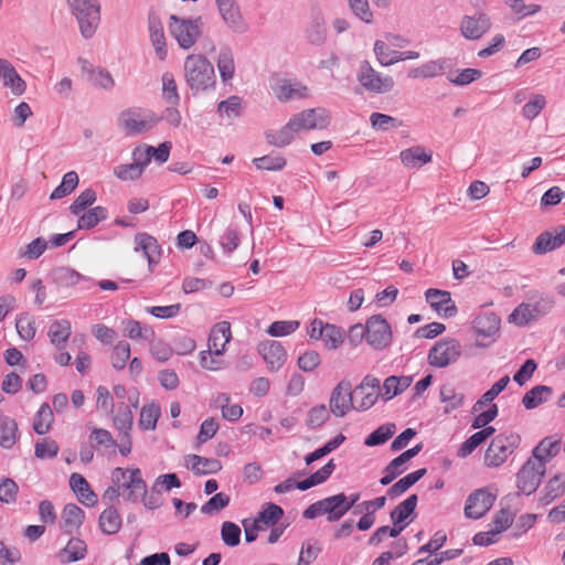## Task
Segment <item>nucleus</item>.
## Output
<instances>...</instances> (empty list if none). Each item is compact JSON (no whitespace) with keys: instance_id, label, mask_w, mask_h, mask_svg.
<instances>
[{"instance_id":"1","label":"nucleus","mask_w":565,"mask_h":565,"mask_svg":"<svg viewBox=\"0 0 565 565\" xmlns=\"http://www.w3.org/2000/svg\"><path fill=\"white\" fill-rule=\"evenodd\" d=\"M183 76L193 96L213 89L216 84L214 66L202 54H190L185 57Z\"/></svg>"},{"instance_id":"2","label":"nucleus","mask_w":565,"mask_h":565,"mask_svg":"<svg viewBox=\"0 0 565 565\" xmlns=\"http://www.w3.org/2000/svg\"><path fill=\"white\" fill-rule=\"evenodd\" d=\"M168 29L173 39L183 50L191 49L202 34V18L195 19L180 18L171 14L169 18Z\"/></svg>"},{"instance_id":"3","label":"nucleus","mask_w":565,"mask_h":565,"mask_svg":"<svg viewBox=\"0 0 565 565\" xmlns=\"http://www.w3.org/2000/svg\"><path fill=\"white\" fill-rule=\"evenodd\" d=\"M67 4L78 21L82 35L86 39L92 38L100 20L97 0H67Z\"/></svg>"},{"instance_id":"4","label":"nucleus","mask_w":565,"mask_h":565,"mask_svg":"<svg viewBox=\"0 0 565 565\" xmlns=\"http://www.w3.org/2000/svg\"><path fill=\"white\" fill-rule=\"evenodd\" d=\"M160 121L149 110L129 108L120 113L118 125L127 136H137L151 130Z\"/></svg>"},{"instance_id":"5","label":"nucleus","mask_w":565,"mask_h":565,"mask_svg":"<svg viewBox=\"0 0 565 565\" xmlns=\"http://www.w3.org/2000/svg\"><path fill=\"white\" fill-rule=\"evenodd\" d=\"M520 443L521 437L515 433L497 435L486 451L484 465L491 468L501 466L514 452Z\"/></svg>"},{"instance_id":"6","label":"nucleus","mask_w":565,"mask_h":565,"mask_svg":"<svg viewBox=\"0 0 565 565\" xmlns=\"http://www.w3.org/2000/svg\"><path fill=\"white\" fill-rule=\"evenodd\" d=\"M344 493H338L310 504L302 513L305 519L312 520L327 515L330 523L339 521L344 514Z\"/></svg>"},{"instance_id":"7","label":"nucleus","mask_w":565,"mask_h":565,"mask_svg":"<svg viewBox=\"0 0 565 565\" xmlns=\"http://www.w3.org/2000/svg\"><path fill=\"white\" fill-rule=\"evenodd\" d=\"M461 355V344L457 339L445 338L437 341L428 353V363L435 367H446Z\"/></svg>"},{"instance_id":"8","label":"nucleus","mask_w":565,"mask_h":565,"mask_svg":"<svg viewBox=\"0 0 565 565\" xmlns=\"http://www.w3.org/2000/svg\"><path fill=\"white\" fill-rule=\"evenodd\" d=\"M289 121L298 134L301 130L326 129L330 125L331 116L326 108L317 107L295 114Z\"/></svg>"},{"instance_id":"9","label":"nucleus","mask_w":565,"mask_h":565,"mask_svg":"<svg viewBox=\"0 0 565 565\" xmlns=\"http://www.w3.org/2000/svg\"><path fill=\"white\" fill-rule=\"evenodd\" d=\"M358 81L367 92L376 94L388 93L395 85L393 77L382 76L367 61L361 62Z\"/></svg>"},{"instance_id":"10","label":"nucleus","mask_w":565,"mask_h":565,"mask_svg":"<svg viewBox=\"0 0 565 565\" xmlns=\"http://www.w3.org/2000/svg\"><path fill=\"white\" fill-rule=\"evenodd\" d=\"M393 339L390 323L381 315H374L366 320V342L375 350L387 348Z\"/></svg>"},{"instance_id":"11","label":"nucleus","mask_w":565,"mask_h":565,"mask_svg":"<svg viewBox=\"0 0 565 565\" xmlns=\"http://www.w3.org/2000/svg\"><path fill=\"white\" fill-rule=\"evenodd\" d=\"M542 462L529 458L518 473V488L526 495L532 494L539 488L545 475Z\"/></svg>"},{"instance_id":"12","label":"nucleus","mask_w":565,"mask_h":565,"mask_svg":"<svg viewBox=\"0 0 565 565\" xmlns=\"http://www.w3.org/2000/svg\"><path fill=\"white\" fill-rule=\"evenodd\" d=\"M380 381L366 376L360 385L352 391L353 408L366 411L372 407L379 397Z\"/></svg>"},{"instance_id":"13","label":"nucleus","mask_w":565,"mask_h":565,"mask_svg":"<svg viewBox=\"0 0 565 565\" xmlns=\"http://www.w3.org/2000/svg\"><path fill=\"white\" fill-rule=\"evenodd\" d=\"M491 19L483 12L463 15L459 23L460 34L467 40L481 39L491 28Z\"/></svg>"},{"instance_id":"14","label":"nucleus","mask_w":565,"mask_h":565,"mask_svg":"<svg viewBox=\"0 0 565 565\" xmlns=\"http://www.w3.org/2000/svg\"><path fill=\"white\" fill-rule=\"evenodd\" d=\"M495 495L487 489L475 490L467 499L465 515L468 519H481L493 505Z\"/></svg>"},{"instance_id":"15","label":"nucleus","mask_w":565,"mask_h":565,"mask_svg":"<svg viewBox=\"0 0 565 565\" xmlns=\"http://www.w3.org/2000/svg\"><path fill=\"white\" fill-rule=\"evenodd\" d=\"M329 405L335 417H343L353 408L352 385L349 381H341L332 390Z\"/></svg>"},{"instance_id":"16","label":"nucleus","mask_w":565,"mask_h":565,"mask_svg":"<svg viewBox=\"0 0 565 565\" xmlns=\"http://www.w3.org/2000/svg\"><path fill=\"white\" fill-rule=\"evenodd\" d=\"M426 301L441 317L451 318L457 313V307L449 291L430 288L425 292Z\"/></svg>"},{"instance_id":"17","label":"nucleus","mask_w":565,"mask_h":565,"mask_svg":"<svg viewBox=\"0 0 565 565\" xmlns=\"http://www.w3.org/2000/svg\"><path fill=\"white\" fill-rule=\"evenodd\" d=\"M271 88L276 98L284 103L308 96V87L306 85L294 83L287 78L277 79Z\"/></svg>"},{"instance_id":"18","label":"nucleus","mask_w":565,"mask_h":565,"mask_svg":"<svg viewBox=\"0 0 565 565\" xmlns=\"http://www.w3.org/2000/svg\"><path fill=\"white\" fill-rule=\"evenodd\" d=\"M0 78L4 87L14 96H21L26 89L25 81L18 74L14 66L4 58H0Z\"/></svg>"},{"instance_id":"19","label":"nucleus","mask_w":565,"mask_h":565,"mask_svg":"<svg viewBox=\"0 0 565 565\" xmlns=\"http://www.w3.org/2000/svg\"><path fill=\"white\" fill-rule=\"evenodd\" d=\"M562 437L557 434L543 438L533 449L532 459L543 463L546 468V463L553 459L561 450Z\"/></svg>"},{"instance_id":"20","label":"nucleus","mask_w":565,"mask_h":565,"mask_svg":"<svg viewBox=\"0 0 565 565\" xmlns=\"http://www.w3.org/2000/svg\"><path fill=\"white\" fill-rule=\"evenodd\" d=\"M148 30L156 55L160 61L166 60L168 51L163 24L156 13H150L148 17Z\"/></svg>"},{"instance_id":"21","label":"nucleus","mask_w":565,"mask_h":565,"mask_svg":"<svg viewBox=\"0 0 565 565\" xmlns=\"http://www.w3.org/2000/svg\"><path fill=\"white\" fill-rule=\"evenodd\" d=\"M564 243L565 227L561 225L555 230V234L547 231L540 234L533 244L532 250L534 254L542 255L561 247Z\"/></svg>"},{"instance_id":"22","label":"nucleus","mask_w":565,"mask_h":565,"mask_svg":"<svg viewBox=\"0 0 565 565\" xmlns=\"http://www.w3.org/2000/svg\"><path fill=\"white\" fill-rule=\"evenodd\" d=\"M259 352L263 355L268 367L277 372L286 362L287 353L278 341H267L259 345Z\"/></svg>"},{"instance_id":"23","label":"nucleus","mask_w":565,"mask_h":565,"mask_svg":"<svg viewBox=\"0 0 565 565\" xmlns=\"http://www.w3.org/2000/svg\"><path fill=\"white\" fill-rule=\"evenodd\" d=\"M135 250L142 252L143 256L148 260L149 270L152 271L153 265L159 263L161 256L160 246L158 245L157 239L147 233H139L135 236Z\"/></svg>"},{"instance_id":"24","label":"nucleus","mask_w":565,"mask_h":565,"mask_svg":"<svg viewBox=\"0 0 565 565\" xmlns=\"http://www.w3.org/2000/svg\"><path fill=\"white\" fill-rule=\"evenodd\" d=\"M129 473L128 480H122L120 482V490L127 491L125 494V499L130 502H137L141 495H146L147 493V484L141 477L140 469H127Z\"/></svg>"},{"instance_id":"25","label":"nucleus","mask_w":565,"mask_h":565,"mask_svg":"<svg viewBox=\"0 0 565 565\" xmlns=\"http://www.w3.org/2000/svg\"><path fill=\"white\" fill-rule=\"evenodd\" d=\"M231 338V323L228 321H221L211 330L209 337V349L213 351L214 355H222Z\"/></svg>"},{"instance_id":"26","label":"nucleus","mask_w":565,"mask_h":565,"mask_svg":"<svg viewBox=\"0 0 565 565\" xmlns=\"http://www.w3.org/2000/svg\"><path fill=\"white\" fill-rule=\"evenodd\" d=\"M218 12L227 25L235 33H245L248 29L245 22L237 1L231 2V4L218 8Z\"/></svg>"},{"instance_id":"27","label":"nucleus","mask_w":565,"mask_h":565,"mask_svg":"<svg viewBox=\"0 0 565 565\" xmlns=\"http://www.w3.org/2000/svg\"><path fill=\"white\" fill-rule=\"evenodd\" d=\"M70 486L83 504L93 507L97 502V495L90 489L89 483L82 475L77 472L72 473L70 478Z\"/></svg>"},{"instance_id":"28","label":"nucleus","mask_w":565,"mask_h":565,"mask_svg":"<svg viewBox=\"0 0 565 565\" xmlns=\"http://www.w3.org/2000/svg\"><path fill=\"white\" fill-rule=\"evenodd\" d=\"M84 511L74 503H68L62 512L61 527L67 534H73L83 524Z\"/></svg>"},{"instance_id":"29","label":"nucleus","mask_w":565,"mask_h":565,"mask_svg":"<svg viewBox=\"0 0 565 565\" xmlns=\"http://www.w3.org/2000/svg\"><path fill=\"white\" fill-rule=\"evenodd\" d=\"M307 41L316 46H321L327 40V28L326 20L320 12L312 15L307 29H306Z\"/></svg>"},{"instance_id":"30","label":"nucleus","mask_w":565,"mask_h":565,"mask_svg":"<svg viewBox=\"0 0 565 565\" xmlns=\"http://www.w3.org/2000/svg\"><path fill=\"white\" fill-rule=\"evenodd\" d=\"M186 461L190 463L191 469L195 475H212L222 469L221 461L214 458L189 455L186 457Z\"/></svg>"},{"instance_id":"31","label":"nucleus","mask_w":565,"mask_h":565,"mask_svg":"<svg viewBox=\"0 0 565 565\" xmlns=\"http://www.w3.org/2000/svg\"><path fill=\"white\" fill-rule=\"evenodd\" d=\"M473 329L479 335L492 337L500 329V318L493 312L481 313L473 320Z\"/></svg>"},{"instance_id":"32","label":"nucleus","mask_w":565,"mask_h":565,"mask_svg":"<svg viewBox=\"0 0 565 565\" xmlns=\"http://www.w3.org/2000/svg\"><path fill=\"white\" fill-rule=\"evenodd\" d=\"M445 61L435 60L428 61L417 67H413L407 72V76L412 79L417 78H433L444 74Z\"/></svg>"},{"instance_id":"33","label":"nucleus","mask_w":565,"mask_h":565,"mask_svg":"<svg viewBox=\"0 0 565 565\" xmlns=\"http://www.w3.org/2000/svg\"><path fill=\"white\" fill-rule=\"evenodd\" d=\"M47 335L51 343L57 349H64L71 335V322L68 320H55L49 328Z\"/></svg>"},{"instance_id":"34","label":"nucleus","mask_w":565,"mask_h":565,"mask_svg":"<svg viewBox=\"0 0 565 565\" xmlns=\"http://www.w3.org/2000/svg\"><path fill=\"white\" fill-rule=\"evenodd\" d=\"M402 163L407 168H418L431 161V153H427L424 148L416 146L401 151Z\"/></svg>"},{"instance_id":"35","label":"nucleus","mask_w":565,"mask_h":565,"mask_svg":"<svg viewBox=\"0 0 565 565\" xmlns=\"http://www.w3.org/2000/svg\"><path fill=\"white\" fill-rule=\"evenodd\" d=\"M553 395V388L547 385H536L531 388L522 398V404L526 409H533L547 402Z\"/></svg>"},{"instance_id":"36","label":"nucleus","mask_w":565,"mask_h":565,"mask_svg":"<svg viewBox=\"0 0 565 565\" xmlns=\"http://www.w3.org/2000/svg\"><path fill=\"white\" fill-rule=\"evenodd\" d=\"M296 134L297 131L295 130L294 126H291V122L288 121L278 130H267L265 132V137L269 145L281 148L290 145L295 139Z\"/></svg>"},{"instance_id":"37","label":"nucleus","mask_w":565,"mask_h":565,"mask_svg":"<svg viewBox=\"0 0 565 565\" xmlns=\"http://www.w3.org/2000/svg\"><path fill=\"white\" fill-rule=\"evenodd\" d=\"M87 552L86 543L78 539L72 537L66 546L60 553L62 563H72L83 559Z\"/></svg>"},{"instance_id":"38","label":"nucleus","mask_w":565,"mask_h":565,"mask_svg":"<svg viewBox=\"0 0 565 565\" xmlns=\"http://www.w3.org/2000/svg\"><path fill=\"white\" fill-rule=\"evenodd\" d=\"M18 439V424L10 417L0 418V446L10 449Z\"/></svg>"},{"instance_id":"39","label":"nucleus","mask_w":565,"mask_h":565,"mask_svg":"<svg viewBox=\"0 0 565 565\" xmlns=\"http://www.w3.org/2000/svg\"><path fill=\"white\" fill-rule=\"evenodd\" d=\"M216 64L223 83L231 81L235 73V64L233 53L230 47L221 49Z\"/></svg>"},{"instance_id":"40","label":"nucleus","mask_w":565,"mask_h":565,"mask_svg":"<svg viewBox=\"0 0 565 565\" xmlns=\"http://www.w3.org/2000/svg\"><path fill=\"white\" fill-rule=\"evenodd\" d=\"M99 527L105 534H116L121 527V518L115 508L104 510L99 515Z\"/></svg>"},{"instance_id":"41","label":"nucleus","mask_w":565,"mask_h":565,"mask_svg":"<svg viewBox=\"0 0 565 565\" xmlns=\"http://www.w3.org/2000/svg\"><path fill=\"white\" fill-rule=\"evenodd\" d=\"M427 470L425 468L418 469L414 472L408 473L407 476L399 479L395 482L388 490L387 494L391 498H395L406 492L413 484H415L418 480H420Z\"/></svg>"},{"instance_id":"42","label":"nucleus","mask_w":565,"mask_h":565,"mask_svg":"<svg viewBox=\"0 0 565 565\" xmlns=\"http://www.w3.org/2000/svg\"><path fill=\"white\" fill-rule=\"evenodd\" d=\"M113 423L118 430V435L126 436L127 434H130L134 423V415L130 407L125 403H121V405L118 406L117 414L113 418Z\"/></svg>"},{"instance_id":"43","label":"nucleus","mask_w":565,"mask_h":565,"mask_svg":"<svg viewBox=\"0 0 565 565\" xmlns=\"http://www.w3.org/2000/svg\"><path fill=\"white\" fill-rule=\"evenodd\" d=\"M417 501V495L412 494L406 500L396 505L390 514L392 523H406V519L415 512Z\"/></svg>"},{"instance_id":"44","label":"nucleus","mask_w":565,"mask_h":565,"mask_svg":"<svg viewBox=\"0 0 565 565\" xmlns=\"http://www.w3.org/2000/svg\"><path fill=\"white\" fill-rule=\"evenodd\" d=\"M565 492V473H558L548 480L544 488V494L542 501L545 504L551 503L555 499L563 495Z\"/></svg>"},{"instance_id":"45","label":"nucleus","mask_w":565,"mask_h":565,"mask_svg":"<svg viewBox=\"0 0 565 565\" xmlns=\"http://www.w3.org/2000/svg\"><path fill=\"white\" fill-rule=\"evenodd\" d=\"M53 423V413L51 411V407L47 403H43L33 422V429L39 435L46 434L52 426Z\"/></svg>"},{"instance_id":"46","label":"nucleus","mask_w":565,"mask_h":565,"mask_svg":"<svg viewBox=\"0 0 565 565\" xmlns=\"http://www.w3.org/2000/svg\"><path fill=\"white\" fill-rule=\"evenodd\" d=\"M217 113L221 117L228 119L238 118L242 115V98L236 95H232L225 100H222L217 105Z\"/></svg>"},{"instance_id":"47","label":"nucleus","mask_w":565,"mask_h":565,"mask_svg":"<svg viewBox=\"0 0 565 565\" xmlns=\"http://www.w3.org/2000/svg\"><path fill=\"white\" fill-rule=\"evenodd\" d=\"M78 185V175L75 171L64 174L62 182L56 186L50 195L51 200H58L71 194Z\"/></svg>"},{"instance_id":"48","label":"nucleus","mask_w":565,"mask_h":565,"mask_svg":"<svg viewBox=\"0 0 565 565\" xmlns=\"http://www.w3.org/2000/svg\"><path fill=\"white\" fill-rule=\"evenodd\" d=\"M162 97L169 105L178 106L180 103L178 85L172 73L166 72L162 75Z\"/></svg>"},{"instance_id":"49","label":"nucleus","mask_w":565,"mask_h":565,"mask_svg":"<svg viewBox=\"0 0 565 565\" xmlns=\"http://www.w3.org/2000/svg\"><path fill=\"white\" fill-rule=\"evenodd\" d=\"M106 218L107 210L103 206H95L79 216L77 227L92 228Z\"/></svg>"},{"instance_id":"50","label":"nucleus","mask_w":565,"mask_h":565,"mask_svg":"<svg viewBox=\"0 0 565 565\" xmlns=\"http://www.w3.org/2000/svg\"><path fill=\"white\" fill-rule=\"evenodd\" d=\"M160 416L159 405L151 403L145 405L140 412L139 425L145 430H153Z\"/></svg>"},{"instance_id":"51","label":"nucleus","mask_w":565,"mask_h":565,"mask_svg":"<svg viewBox=\"0 0 565 565\" xmlns=\"http://www.w3.org/2000/svg\"><path fill=\"white\" fill-rule=\"evenodd\" d=\"M89 443L93 448L99 450L100 448L116 447L117 443L107 429L93 427L89 435Z\"/></svg>"},{"instance_id":"52","label":"nucleus","mask_w":565,"mask_h":565,"mask_svg":"<svg viewBox=\"0 0 565 565\" xmlns=\"http://www.w3.org/2000/svg\"><path fill=\"white\" fill-rule=\"evenodd\" d=\"M374 53L379 63L383 66H390L398 62L399 51L391 50L386 42L377 40L374 43Z\"/></svg>"},{"instance_id":"53","label":"nucleus","mask_w":565,"mask_h":565,"mask_svg":"<svg viewBox=\"0 0 565 565\" xmlns=\"http://www.w3.org/2000/svg\"><path fill=\"white\" fill-rule=\"evenodd\" d=\"M284 515V510L275 504L267 503L265 508L258 513L255 521H257L260 525L264 524L266 526L275 525Z\"/></svg>"},{"instance_id":"54","label":"nucleus","mask_w":565,"mask_h":565,"mask_svg":"<svg viewBox=\"0 0 565 565\" xmlns=\"http://www.w3.org/2000/svg\"><path fill=\"white\" fill-rule=\"evenodd\" d=\"M412 383V379L408 376H388L383 384L384 395L386 398H392L397 394L406 390Z\"/></svg>"},{"instance_id":"55","label":"nucleus","mask_w":565,"mask_h":565,"mask_svg":"<svg viewBox=\"0 0 565 565\" xmlns=\"http://www.w3.org/2000/svg\"><path fill=\"white\" fill-rule=\"evenodd\" d=\"M47 245L49 243L43 237H38L24 247H21L18 255L29 260L38 259L46 250Z\"/></svg>"},{"instance_id":"56","label":"nucleus","mask_w":565,"mask_h":565,"mask_svg":"<svg viewBox=\"0 0 565 565\" xmlns=\"http://www.w3.org/2000/svg\"><path fill=\"white\" fill-rule=\"evenodd\" d=\"M321 339L324 341L327 349L335 350L344 340V331L334 324L326 323Z\"/></svg>"},{"instance_id":"57","label":"nucleus","mask_w":565,"mask_h":565,"mask_svg":"<svg viewBox=\"0 0 565 565\" xmlns=\"http://www.w3.org/2000/svg\"><path fill=\"white\" fill-rule=\"evenodd\" d=\"M53 279L61 287H72L78 284L81 275L72 268L58 267L53 271Z\"/></svg>"},{"instance_id":"58","label":"nucleus","mask_w":565,"mask_h":565,"mask_svg":"<svg viewBox=\"0 0 565 565\" xmlns=\"http://www.w3.org/2000/svg\"><path fill=\"white\" fill-rule=\"evenodd\" d=\"M253 163L255 167L259 170H267V171H280L285 168L287 161L285 157L277 154V156H263L259 158H255L253 160Z\"/></svg>"},{"instance_id":"59","label":"nucleus","mask_w":565,"mask_h":565,"mask_svg":"<svg viewBox=\"0 0 565 565\" xmlns=\"http://www.w3.org/2000/svg\"><path fill=\"white\" fill-rule=\"evenodd\" d=\"M394 424L382 425L367 436L364 444L369 447L382 445L386 443L394 435Z\"/></svg>"},{"instance_id":"60","label":"nucleus","mask_w":565,"mask_h":565,"mask_svg":"<svg viewBox=\"0 0 565 565\" xmlns=\"http://www.w3.org/2000/svg\"><path fill=\"white\" fill-rule=\"evenodd\" d=\"M530 303L519 305L509 316V321L516 326H525L530 321L535 320V313Z\"/></svg>"},{"instance_id":"61","label":"nucleus","mask_w":565,"mask_h":565,"mask_svg":"<svg viewBox=\"0 0 565 565\" xmlns=\"http://www.w3.org/2000/svg\"><path fill=\"white\" fill-rule=\"evenodd\" d=\"M221 537L225 545L237 546L241 542L239 526L231 521H225L221 527Z\"/></svg>"},{"instance_id":"62","label":"nucleus","mask_w":565,"mask_h":565,"mask_svg":"<svg viewBox=\"0 0 565 565\" xmlns=\"http://www.w3.org/2000/svg\"><path fill=\"white\" fill-rule=\"evenodd\" d=\"M96 201V192L93 189L84 190L71 204L70 211L74 215H79L86 207Z\"/></svg>"},{"instance_id":"63","label":"nucleus","mask_w":565,"mask_h":565,"mask_svg":"<svg viewBox=\"0 0 565 565\" xmlns=\"http://www.w3.org/2000/svg\"><path fill=\"white\" fill-rule=\"evenodd\" d=\"M60 447L53 439L44 438L39 440L34 447V455L39 459L55 458L58 454Z\"/></svg>"},{"instance_id":"64","label":"nucleus","mask_w":565,"mask_h":565,"mask_svg":"<svg viewBox=\"0 0 565 565\" xmlns=\"http://www.w3.org/2000/svg\"><path fill=\"white\" fill-rule=\"evenodd\" d=\"M35 322L34 319L31 318L28 313H22L19 316L15 322V328L19 335L26 341H30L35 335Z\"/></svg>"}]
</instances>
